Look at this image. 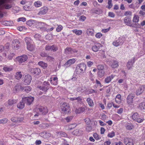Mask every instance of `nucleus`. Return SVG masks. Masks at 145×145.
<instances>
[{"label": "nucleus", "instance_id": "30", "mask_svg": "<svg viewBox=\"0 0 145 145\" xmlns=\"http://www.w3.org/2000/svg\"><path fill=\"white\" fill-rule=\"evenodd\" d=\"M24 90L27 93H28L31 90V88L29 86H26L23 87L22 90Z\"/></svg>", "mask_w": 145, "mask_h": 145}, {"label": "nucleus", "instance_id": "21", "mask_svg": "<svg viewBox=\"0 0 145 145\" xmlns=\"http://www.w3.org/2000/svg\"><path fill=\"white\" fill-rule=\"evenodd\" d=\"M115 76V75L112 74L110 76L107 77L105 79V82L107 83H109L114 78Z\"/></svg>", "mask_w": 145, "mask_h": 145}, {"label": "nucleus", "instance_id": "42", "mask_svg": "<svg viewBox=\"0 0 145 145\" xmlns=\"http://www.w3.org/2000/svg\"><path fill=\"white\" fill-rule=\"evenodd\" d=\"M118 66V63L117 61H114L112 64L111 65V67L113 68L117 67Z\"/></svg>", "mask_w": 145, "mask_h": 145}, {"label": "nucleus", "instance_id": "22", "mask_svg": "<svg viewBox=\"0 0 145 145\" xmlns=\"http://www.w3.org/2000/svg\"><path fill=\"white\" fill-rule=\"evenodd\" d=\"M31 72L36 74H38L41 72L40 70L38 68L32 69L31 70Z\"/></svg>", "mask_w": 145, "mask_h": 145}, {"label": "nucleus", "instance_id": "5", "mask_svg": "<svg viewBox=\"0 0 145 145\" xmlns=\"http://www.w3.org/2000/svg\"><path fill=\"white\" fill-rule=\"evenodd\" d=\"M31 76L27 74L25 75L23 78L24 83L25 85H29L31 83Z\"/></svg>", "mask_w": 145, "mask_h": 145}, {"label": "nucleus", "instance_id": "31", "mask_svg": "<svg viewBox=\"0 0 145 145\" xmlns=\"http://www.w3.org/2000/svg\"><path fill=\"white\" fill-rule=\"evenodd\" d=\"M105 72L104 71H99L97 72V75L98 77L101 78L103 77L105 74Z\"/></svg>", "mask_w": 145, "mask_h": 145}, {"label": "nucleus", "instance_id": "27", "mask_svg": "<svg viewBox=\"0 0 145 145\" xmlns=\"http://www.w3.org/2000/svg\"><path fill=\"white\" fill-rule=\"evenodd\" d=\"M22 75L21 74V72H16V73L15 77L16 79L18 80H19L22 78Z\"/></svg>", "mask_w": 145, "mask_h": 145}, {"label": "nucleus", "instance_id": "50", "mask_svg": "<svg viewBox=\"0 0 145 145\" xmlns=\"http://www.w3.org/2000/svg\"><path fill=\"white\" fill-rule=\"evenodd\" d=\"M51 50H52L54 51H56L57 50V47L55 46L54 45H53L51 46Z\"/></svg>", "mask_w": 145, "mask_h": 145}, {"label": "nucleus", "instance_id": "39", "mask_svg": "<svg viewBox=\"0 0 145 145\" xmlns=\"http://www.w3.org/2000/svg\"><path fill=\"white\" fill-rule=\"evenodd\" d=\"M56 133L59 135L61 137H66L67 136V134L65 133L62 131L57 132Z\"/></svg>", "mask_w": 145, "mask_h": 145}, {"label": "nucleus", "instance_id": "17", "mask_svg": "<svg viewBox=\"0 0 145 145\" xmlns=\"http://www.w3.org/2000/svg\"><path fill=\"white\" fill-rule=\"evenodd\" d=\"M144 91V87L141 86L137 90L136 92V94L137 95H139L143 92Z\"/></svg>", "mask_w": 145, "mask_h": 145}, {"label": "nucleus", "instance_id": "8", "mask_svg": "<svg viewBox=\"0 0 145 145\" xmlns=\"http://www.w3.org/2000/svg\"><path fill=\"white\" fill-rule=\"evenodd\" d=\"M27 58V55H23L22 56L17 57L16 59L19 63H22L23 62L26 61Z\"/></svg>", "mask_w": 145, "mask_h": 145}, {"label": "nucleus", "instance_id": "55", "mask_svg": "<svg viewBox=\"0 0 145 145\" xmlns=\"http://www.w3.org/2000/svg\"><path fill=\"white\" fill-rule=\"evenodd\" d=\"M14 55V54L13 53H10L8 56V58L9 60L12 59Z\"/></svg>", "mask_w": 145, "mask_h": 145}, {"label": "nucleus", "instance_id": "11", "mask_svg": "<svg viewBox=\"0 0 145 145\" xmlns=\"http://www.w3.org/2000/svg\"><path fill=\"white\" fill-rule=\"evenodd\" d=\"M124 142L126 145H133L132 139L128 137H126L124 139Z\"/></svg>", "mask_w": 145, "mask_h": 145}, {"label": "nucleus", "instance_id": "20", "mask_svg": "<svg viewBox=\"0 0 145 145\" xmlns=\"http://www.w3.org/2000/svg\"><path fill=\"white\" fill-rule=\"evenodd\" d=\"M135 58L133 57L132 61H129L127 64V67L129 69H130L132 68L133 64L134 63L135 61Z\"/></svg>", "mask_w": 145, "mask_h": 145}, {"label": "nucleus", "instance_id": "18", "mask_svg": "<svg viewBox=\"0 0 145 145\" xmlns=\"http://www.w3.org/2000/svg\"><path fill=\"white\" fill-rule=\"evenodd\" d=\"M72 134L74 135L79 136L82 134V131L79 129H76L72 132Z\"/></svg>", "mask_w": 145, "mask_h": 145}, {"label": "nucleus", "instance_id": "47", "mask_svg": "<svg viewBox=\"0 0 145 145\" xmlns=\"http://www.w3.org/2000/svg\"><path fill=\"white\" fill-rule=\"evenodd\" d=\"M8 119L7 118H4L0 120V123L1 124H5L8 121Z\"/></svg>", "mask_w": 145, "mask_h": 145}, {"label": "nucleus", "instance_id": "61", "mask_svg": "<svg viewBox=\"0 0 145 145\" xmlns=\"http://www.w3.org/2000/svg\"><path fill=\"white\" fill-rule=\"evenodd\" d=\"M115 16L114 14L112 12H110L108 13V16L111 18H114Z\"/></svg>", "mask_w": 145, "mask_h": 145}, {"label": "nucleus", "instance_id": "43", "mask_svg": "<svg viewBox=\"0 0 145 145\" xmlns=\"http://www.w3.org/2000/svg\"><path fill=\"white\" fill-rule=\"evenodd\" d=\"M139 17L137 15H135L133 19V22H134L137 23L139 21Z\"/></svg>", "mask_w": 145, "mask_h": 145}, {"label": "nucleus", "instance_id": "51", "mask_svg": "<svg viewBox=\"0 0 145 145\" xmlns=\"http://www.w3.org/2000/svg\"><path fill=\"white\" fill-rule=\"evenodd\" d=\"M73 118L72 116H68L65 118V120L67 122H69L72 120Z\"/></svg>", "mask_w": 145, "mask_h": 145}, {"label": "nucleus", "instance_id": "32", "mask_svg": "<svg viewBox=\"0 0 145 145\" xmlns=\"http://www.w3.org/2000/svg\"><path fill=\"white\" fill-rule=\"evenodd\" d=\"M3 69L5 72H10L12 70V68L11 67L5 66L3 67Z\"/></svg>", "mask_w": 145, "mask_h": 145}, {"label": "nucleus", "instance_id": "28", "mask_svg": "<svg viewBox=\"0 0 145 145\" xmlns=\"http://www.w3.org/2000/svg\"><path fill=\"white\" fill-rule=\"evenodd\" d=\"M87 101L90 106H92L94 105V103L93 101L90 97H88L87 98Z\"/></svg>", "mask_w": 145, "mask_h": 145}, {"label": "nucleus", "instance_id": "52", "mask_svg": "<svg viewBox=\"0 0 145 145\" xmlns=\"http://www.w3.org/2000/svg\"><path fill=\"white\" fill-rule=\"evenodd\" d=\"M115 136V133L114 131L112 132L111 133H108V136L110 138L113 137Z\"/></svg>", "mask_w": 145, "mask_h": 145}, {"label": "nucleus", "instance_id": "19", "mask_svg": "<svg viewBox=\"0 0 145 145\" xmlns=\"http://www.w3.org/2000/svg\"><path fill=\"white\" fill-rule=\"evenodd\" d=\"M36 25L37 26L41 29L44 28V27L46 25L45 23L42 22H36Z\"/></svg>", "mask_w": 145, "mask_h": 145}, {"label": "nucleus", "instance_id": "12", "mask_svg": "<svg viewBox=\"0 0 145 145\" xmlns=\"http://www.w3.org/2000/svg\"><path fill=\"white\" fill-rule=\"evenodd\" d=\"M48 8L47 7L44 6L41 9V10L38 13L39 15H43L46 14L48 11Z\"/></svg>", "mask_w": 145, "mask_h": 145}, {"label": "nucleus", "instance_id": "63", "mask_svg": "<svg viewBox=\"0 0 145 145\" xmlns=\"http://www.w3.org/2000/svg\"><path fill=\"white\" fill-rule=\"evenodd\" d=\"M102 36V34L100 33H98L95 35L96 37L98 38H100Z\"/></svg>", "mask_w": 145, "mask_h": 145}, {"label": "nucleus", "instance_id": "26", "mask_svg": "<svg viewBox=\"0 0 145 145\" xmlns=\"http://www.w3.org/2000/svg\"><path fill=\"white\" fill-rule=\"evenodd\" d=\"M138 108L141 110H145V102H143L139 104Z\"/></svg>", "mask_w": 145, "mask_h": 145}, {"label": "nucleus", "instance_id": "16", "mask_svg": "<svg viewBox=\"0 0 145 145\" xmlns=\"http://www.w3.org/2000/svg\"><path fill=\"white\" fill-rule=\"evenodd\" d=\"M85 108L82 107H80L78 108H76L75 111V112L76 114H81L85 111Z\"/></svg>", "mask_w": 145, "mask_h": 145}, {"label": "nucleus", "instance_id": "25", "mask_svg": "<svg viewBox=\"0 0 145 145\" xmlns=\"http://www.w3.org/2000/svg\"><path fill=\"white\" fill-rule=\"evenodd\" d=\"M77 125L75 123H73L70 124L67 126V130H71L75 128L76 126Z\"/></svg>", "mask_w": 145, "mask_h": 145}, {"label": "nucleus", "instance_id": "44", "mask_svg": "<svg viewBox=\"0 0 145 145\" xmlns=\"http://www.w3.org/2000/svg\"><path fill=\"white\" fill-rule=\"evenodd\" d=\"M42 3L39 1H37L34 3L35 6L36 7H40L42 5Z\"/></svg>", "mask_w": 145, "mask_h": 145}, {"label": "nucleus", "instance_id": "53", "mask_svg": "<svg viewBox=\"0 0 145 145\" xmlns=\"http://www.w3.org/2000/svg\"><path fill=\"white\" fill-rule=\"evenodd\" d=\"M63 27L61 25H60L58 26L56 28V31L57 32H59L60 31L63 29Z\"/></svg>", "mask_w": 145, "mask_h": 145}, {"label": "nucleus", "instance_id": "38", "mask_svg": "<svg viewBox=\"0 0 145 145\" xmlns=\"http://www.w3.org/2000/svg\"><path fill=\"white\" fill-rule=\"evenodd\" d=\"M27 48L28 50L30 51H32L34 49V46L31 44L27 46Z\"/></svg>", "mask_w": 145, "mask_h": 145}, {"label": "nucleus", "instance_id": "3", "mask_svg": "<svg viewBox=\"0 0 145 145\" xmlns=\"http://www.w3.org/2000/svg\"><path fill=\"white\" fill-rule=\"evenodd\" d=\"M61 111L65 113H68L70 112L71 110L69 104L66 103H63L61 106Z\"/></svg>", "mask_w": 145, "mask_h": 145}, {"label": "nucleus", "instance_id": "37", "mask_svg": "<svg viewBox=\"0 0 145 145\" xmlns=\"http://www.w3.org/2000/svg\"><path fill=\"white\" fill-rule=\"evenodd\" d=\"M121 42L120 40H117L116 41H114L113 42V45L117 47L120 44Z\"/></svg>", "mask_w": 145, "mask_h": 145}, {"label": "nucleus", "instance_id": "41", "mask_svg": "<svg viewBox=\"0 0 145 145\" xmlns=\"http://www.w3.org/2000/svg\"><path fill=\"white\" fill-rule=\"evenodd\" d=\"M14 88L16 91H18L20 89L22 90L23 87L20 84H17L15 87Z\"/></svg>", "mask_w": 145, "mask_h": 145}, {"label": "nucleus", "instance_id": "1", "mask_svg": "<svg viewBox=\"0 0 145 145\" xmlns=\"http://www.w3.org/2000/svg\"><path fill=\"white\" fill-rule=\"evenodd\" d=\"M86 68V65L85 64H80L78 65L76 68V72L77 74H80L85 71Z\"/></svg>", "mask_w": 145, "mask_h": 145}, {"label": "nucleus", "instance_id": "60", "mask_svg": "<svg viewBox=\"0 0 145 145\" xmlns=\"http://www.w3.org/2000/svg\"><path fill=\"white\" fill-rule=\"evenodd\" d=\"M110 28V27L108 28L107 29H104L102 30V31L103 33H106L108 32Z\"/></svg>", "mask_w": 145, "mask_h": 145}, {"label": "nucleus", "instance_id": "6", "mask_svg": "<svg viewBox=\"0 0 145 145\" xmlns=\"http://www.w3.org/2000/svg\"><path fill=\"white\" fill-rule=\"evenodd\" d=\"M124 21L126 25L129 26H132V27H137V26L140 25L138 24L133 25L131 23V20L130 18L127 17H126L124 18Z\"/></svg>", "mask_w": 145, "mask_h": 145}, {"label": "nucleus", "instance_id": "14", "mask_svg": "<svg viewBox=\"0 0 145 145\" xmlns=\"http://www.w3.org/2000/svg\"><path fill=\"white\" fill-rule=\"evenodd\" d=\"M39 111L42 112V114L45 115L48 112V110L46 107L41 106L38 108Z\"/></svg>", "mask_w": 145, "mask_h": 145}, {"label": "nucleus", "instance_id": "62", "mask_svg": "<svg viewBox=\"0 0 145 145\" xmlns=\"http://www.w3.org/2000/svg\"><path fill=\"white\" fill-rule=\"evenodd\" d=\"M17 122H21L23 120H24V118L23 117H19L17 118Z\"/></svg>", "mask_w": 145, "mask_h": 145}, {"label": "nucleus", "instance_id": "23", "mask_svg": "<svg viewBox=\"0 0 145 145\" xmlns=\"http://www.w3.org/2000/svg\"><path fill=\"white\" fill-rule=\"evenodd\" d=\"M94 31L93 29H88L86 30V33L88 35L93 36Z\"/></svg>", "mask_w": 145, "mask_h": 145}, {"label": "nucleus", "instance_id": "15", "mask_svg": "<svg viewBox=\"0 0 145 145\" xmlns=\"http://www.w3.org/2000/svg\"><path fill=\"white\" fill-rule=\"evenodd\" d=\"M75 62V60L74 59H70L64 64V66L66 67H69L71 64L74 63Z\"/></svg>", "mask_w": 145, "mask_h": 145}, {"label": "nucleus", "instance_id": "45", "mask_svg": "<svg viewBox=\"0 0 145 145\" xmlns=\"http://www.w3.org/2000/svg\"><path fill=\"white\" fill-rule=\"evenodd\" d=\"M72 49L71 48H67L65 50V52L66 54H69L71 53L72 51Z\"/></svg>", "mask_w": 145, "mask_h": 145}, {"label": "nucleus", "instance_id": "58", "mask_svg": "<svg viewBox=\"0 0 145 145\" xmlns=\"http://www.w3.org/2000/svg\"><path fill=\"white\" fill-rule=\"evenodd\" d=\"M46 37L47 39L50 40L52 39V35L50 34H48L46 35Z\"/></svg>", "mask_w": 145, "mask_h": 145}, {"label": "nucleus", "instance_id": "7", "mask_svg": "<svg viewBox=\"0 0 145 145\" xmlns=\"http://www.w3.org/2000/svg\"><path fill=\"white\" fill-rule=\"evenodd\" d=\"M134 96L132 94H129L127 97V104L129 105H132L133 103V99Z\"/></svg>", "mask_w": 145, "mask_h": 145}, {"label": "nucleus", "instance_id": "56", "mask_svg": "<svg viewBox=\"0 0 145 145\" xmlns=\"http://www.w3.org/2000/svg\"><path fill=\"white\" fill-rule=\"evenodd\" d=\"M93 136L94 138L96 140H98L100 138L99 137V135H98L97 133H94Z\"/></svg>", "mask_w": 145, "mask_h": 145}, {"label": "nucleus", "instance_id": "54", "mask_svg": "<svg viewBox=\"0 0 145 145\" xmlns=\"http://www.w3.org/2000/svg\"><path fill=\"white\" fill-rule=\"evenodd\" d=\"M92 129V127L91 126H87L86 127V130L88 132H90Z\"/></svg>", "mask_w": 145, "mask_h": 145}, {"label": "nucleus", "instance_id": "2", "mask_svg": "<svg viewBox=\"0 0 145 145\" xmlns=\"http://www.w3.org/2000/svg\"><path fill=\"white\" fill-rule=\"evenodd\" d=\"M6 1L7 0H0V9L2 8L1 7L2 5L3 7H4L5 9H9L12 7V6L11 5L4 4ZM0 17H3V14L0 11Z\"/></svg>", "mask_w": 145, "mask_h": 145}, {"label": "nucleus", "instance_id": "57", "mask_svg": "<svg viewBox=\"0 0 145 145\" xmlns=\"http://www.w3.org/2000/svg\"><path fill=\"white\" fill-rule=\"evenodd\" d=\"M26 20V19L24 17H22L19 18L18 19V21H22L23 22H24Z\"/></svg>", "mask_w": 145, "mask_h": 145}, {"label": "nucleus", "instance_id": "40", "mask_svg": "<svg viewBox=\"0 0 145 145\" xmlns=\"http://www.w3.org/2000/svg\"><path fill=\"white\" fill-rule=\"evenodd\" d=\"M25 40L27 46L30 44V43L31 41V38L28 37L25 38Z\"/></svg>", "mask_w": 145, "mask_h": 145}, {"label": "nucleus", "instance_id": "29", "mask_svg": "<svg viewBox=\"0 0 145 145\" xmlns=\"http://www.w3.org/2000/svg\"><path fill=\"white\" fill-rule=\"evenodd\" d=\"M115 101L118 103L119 104L121 102V95L120 94H118L115 98Z\"/></svg>", "mask_w": 145, "mask_h": 145}, {"label": "nucleus", "instance_id": "64", "mask_svg": "<svg viewBox=\"0 0 145 145\" xmlns=\"http://www.w3.org/2000/svg\"><path fill=\"white\" fill-rule=\"evenodd\" d=\"M11 120L12 121L14 122H17V118L13 117H12L11 119Z\"/></svg>", "mask_w": 145, "mask_h": 145}, {"label": "nucleus", "instance_id": "10", "mask_svg": "<svg viewBox=\"0 0 145 145\" xmlns=\"http://www.w3.org/2000/svg\"><path fill=\"white\" fill-rule=\"evenodd\" d=\"M139 115L137 113H135L132 115V117L133 120L138 123H141L143 121L142 119L139 118Z\"/></svg>", "mask_w": 145, "mask_h": 145}, {"label": "nucleus", "instance_id": "36", "mask_svg": "<svg viewBox=\"0 0 145 145\" xmlns=\"http://www.w3.org/2000/svg\"><path fill=\"white\" fill-rule=\"evenodd\" d=\"M73 33H75L76 35H81L82 33V31L81 30H77L75 29L72 30Z\"/></svg>", "mask_w": 145, "mask_h": 145}, {"label": "nucleus", "instance_id": "34", "mask_svg": "<svg viewBox=\"0 0 145 145\" xmlns=\"http://www.w3.org/2000/svg\"><path fill=\"white\" fill-rule=\"evenodd\" d=\"M35 23V21L34 20H30L27 22V24L30 26H31Z\"/></svg>", "mask_w": 145, "mask_h": 145}, {"label": "nucleus", "instance_id": "59", "mask_svg": "<svg viewBox=\"0 0 145 145\" xmlns=\"http://www.w3.org/2000/svg\"><path fill=\"white\" fill-rule=\"evenodd\" d=\"M126 128L128 130H131L133 128V126L132 125H127Z\"/></svg>", "mask_w": 145, "mask_h": 145}, {"label": "nucleus", "instance_id": "13", "mask_svg": "<svg viewBox=\"0 0 145 145\" xmlns=\"http://www.w3.org/2000/svg\"><path fill=\"white\" fill-rule=\"evenodd\" d=\"M101 47V45L100 44L97 43H96L94 45L92 46V49L94 52H96L98 51Z\"/></svg>", "mask_w": 145, "mask_h": 145}, {"label": "nucleus", "instance_id": "46", "mask_svg": "<svg viewBox=\"0 0 145 145\" xmlns=\"http://www.w3.org/2000/svg\"><path fill=\"white\" fill-rule=\"evenodd\" d=\"M112 0H108V5L106 7L109 8L110 9L112 6Z\"/></svg>", "mask_w": 145, "mask_h": 145}, {"label": "nucleus", "instance_id": "9", "mask_svg": "<svg viewBox=\"0 0 145 145\" xmlns=\"http://www.w3.org/2000/svg\"><path fill=\"white\" fill-rule=\"evenodd\" d=\"M20 42L17 39L13 40L12 42V48L16 49H18L20 47L19 44Z\"/></svg>", "mask_w": 145, "mask_h": 145}, {"label": "nucleus", "instance_id": "24", "mask_svg": "<svg viewBox=\"0 0 145 145\" xmlns=\"http://www.w3.org/2000/svg\"><path fill=\"white\" fill-rule=\"evenodd\" d=\"M24 101H22L18 103L17 105V106L18 108L21 109H23L25 106V104L24 102Z\"/></svg>", "mask_w": 145, "mask_h": 145}, {"label": "nucleus", "instance_id": "35", "mask_svg": "<svg viewBox=\"0 0 145 145\" xmlns=\"http://www.w3.org/2000/svg\"><path fill=\"white\" fill-rule=\"evenodd\" d=\"M16 100L10 99H9L8 102V105L10 106H12L13 105L15 104L16 103Z\"/></svg>", "mask_w": 145, "mask_h": 145}, {"label": "nucleus", "instance_id": "49", "mask_svg": "<svg viewBox=\"0 0 145 145\" xmlns=\"http://www.w3.org/2000/svg\"><path fill=\"white\" fill-rule=\"evenodd\" d=\"M84 121L87 124L89 125L90 124L91 122L90 119L88 118H87L84 119Z\"/></svg>", "mask_w": 145, "mask_h": 145}, {"label": "nucleus", "instance_id": "48", "mask_svg": "<svg viewBox=\"0 0 145 145\" xmlns=\"http://www.w3.org/2000/svg\"><path fill=\"white\" fill-rule=\"evenodd\" d=\"M97 68L99 71H104V66L102 65H98L97 66Z\"/></svg>", "mask_w": 145, "mask_h": 145}, {"label": "nucleus", "instance_id": "4", "mask_svg": "<svg viewBox=\"0 0 145 145\" xmlns=\"http://www.w3.org/2000/svg\"><path fill=\"white\" fill-rule=\"evenodd\" d=\"M34 98L31 96L28 97H22V101H24L28 105H31L34 101Z\"/></svg>", "mask_w": 145, "mask_h": 145}, {"label": "nucleus", "instance_id": "33", "mask_svg": "<svg viewBox=\"0 0 145 145\" xmlns=\"http://www.w3.org/2000/svg\"><path fill=\"white\" fill-rule=\"evenodd\" d=\"M38 64L42 67L45 68L47 66V64L46 63H45L43 61H40L39 62Z\"/></svg>", "mask_w": 145, "mask_h": 145}]
</instances>
